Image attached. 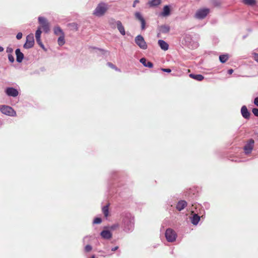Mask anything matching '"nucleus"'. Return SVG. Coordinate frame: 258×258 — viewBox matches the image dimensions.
<instances>
[{
    "label": "nucleus",
    "instance_id": "17",
    "mask_svg": "<svg viewBox=\"0 0 258 258\" xmlns=\"http://www.w3.org/2000/svg\"><path fill=\"white\" fill-rule=\"evenodd\" d=\"M140 62L145 67L149 68H152L153 64L151 61H148L145 57H142L140 59Z\"/></svg>",
    "mask_w": 258,
    "mask_h": 258
},
{
    "label": "nucleus",
    "instance_id": "30",
    "mask_svg": "<svg viewBox=\"0 0 258 258\" xmlns=\"http://www.w3.org/2000/svg\"><path fill=\"white\" fill-rule=\"evenodd\" d=\"M102 212L105 217H107L108 216V206L106 205L102 208Z\"/></svg>",
    "mask_w": 258,
    "mask_h": 258
},
{
    "label": "nucleus",
    "instance_id": "12",
    "mask_svg": "<svg viewBox=\"0 0 258 258\" xmlns=\"http://www.w3.org/2000/svg\"><path fill=\"white\" fill-rule=\"evenodd\" d=\"M112 22L116 23L117 29L118 30V31L120 33V34L122 35H123V36L125 35V31L124 30V28L123 26L122 25L121 22L120 21H115L114 19L111 20L110 23L111 24Z\"/></svg>",
    "mask_w": 258,
    "mask_h": 258
},
{
    "label": "nucleus",
    "instance_id": "35",
    "mask_svg": "<svg viewBox=\"0 0 258 258\" xmlns=\"http://www.w3.org/2000/svg\"><path fill=\"white\" fill-rule=\"evenodd\" d=\"M37 43L38 44V45L43 49H44V46L43 44L42 43L41 38H37L36 39Z\"/></svg>",
    "mask_w": 258,
    "mask_h": 258
},
{
    "label": "nucleus",
    "instance_id": "8",
    "mask_svg": "<svg viewBox=\"0 0 258 258\" xmlns=\"http://www.w3.org/2000/svg\"><path fill=\"white\" fill-rule=\"evenodd\" d=\"M34 35L33 34H29L26 37V41L23 46L26 49H29L32 48L34 46Z\"/></svg>",
    "mask_w": 258,
    "mask_h": 258
},
{
    "label": "nucleus",
    "instance_id": "13",
    "mask_svg": "<svg viewBox=\"0 0 258 258\" xmlns=\"http://www.w3.org/2000/svg\"><path fill=\"white\" fill-rule=\"evenodd\" d=\"M15 53L16 55V61L19 63L21 62L24 58V54L21 51L19 48L16 49Z\"/></svg>",
    "mask_w": 258,
    "mask_h": 258
},
{
    "label": "nucleus",
    "instance_id": "31",
    "mask_svg": "<svg viewBox=\"0 0 258 258\" xmlns=\"http://www.w3.org/2000/svg\"><path fill=\"white\" fill-rule=\"evenodd\" d=\"M42 31L41 30V27H38L35 32V38L36 39L40 38Z\"/></svg>",
    "mask_w": 258,
    "mask_h": 258
},
{
    "label": "nucleus",
    "instance_id": "47",
    "mask_svg": "<svg viewBox=\"0 0 258 258\" xmlns=\"http://www.w3.org/2000/svg\"><path fill=\"white\" fill-rule=\"evenodd\" d=\"M4 50V48L2 46H0V52L3 51Z\"/></svg>",
    "mask_w": 258,
    "mask_h": 258
},
{
    "label": "nucleus",
    "instance_id": "40",
    "mask_svg": "<svg viewBox=\"0 0 258 258\" xmlns=\"http://www.w3.org/2000/svg\"><path fill=\"white\" fill-rule=\"evenodd\" d=\"M22 33L21 32H19L16 35V38L17 39L19 40L22 38Z\"/></svg>",
    "mask_w": 258,
    "mask_h": 258
},
{
    "label": "nucleus",
    "instance_id": "49",
    "mask_svg": "<svg viewBox=\"0 0 258 258\" xmlns=\"http://www.w3.org/2000/svg\"><path fill=\"white\" fill-rule=\"evenodd\" d=\"M91 258H96L95 255H92Z\"/></svg>",
    "mask_w": 258,
    "mask_h": 258
},
{
    "label": "nucleus",
    "instance_id": "15",
    "mask_svg": "<svg viewBox=\"0 0 258 258\" xmlns=\"http://www.w3.org/2000/svg\"><path fill=\"white\" fill-rule=\"evenodd\" d=\"M170 6L169 5H166L163 8V11L161 13L160 16L163 17L168 16L170 14Z\"/></svg>",
    "mask_w": 258,
    "mask_h": 258
},
{
    "label": "nucleus",
    "instance_id": "10",
    "mask_svg": "<svg viewBox=\"0 0 258 258\" xmlns=\"http://www.w3.org/2000/svg\"><path fill=\"white\" fill-rule=\"evenodd\" d=\"M254 141L253 139H250L248 142L244 146L243 149L245 154H248L251 153L253 149Z\"/></svg>",
    "mask_w": 258,
    "mask_h": 258
},
{
    "label": "nucleus",
    "instance_id": "46",
    "mask_svg": "<svg viewBox=\"0 0 258 258\" xmlns=\"http://www.w3.org/2000/svg\"><path fill=\"white\" fill-rule=\"evenodd\" d=\"M233 70L232 69H229L228 70V74H229V75H231L233 73Z\"/></svg>",
    "mask_w": 258,
    "mask_h": 258
},
{
    "label": "nucleus",
    "instance_id": "21",
    "mask_svg": "<svg viewBox=\"0 0 258 258\" xmlns=\"http://www.w3.org/2000/svg\"><path fill=\"white\" fill-rule=\"evenodd\" d=\"M170 29V27L167 25H163L159 27V31L164 34L167 33L169 32Z\"/></svg>",
    "mask_w": 258,
    "mask_h": 258
},
{
    "label": "nucleus",
    "instance_id": "26",
    "mask_svg": "<svg viewBox=\"0 0 258 258\" xmlns=\"http://www.w3.org/2000/svg\"><path fill=\"white\" fill-rule=\"evenodd\" d=\"M57 43L58 44L61 46L65 43V40H64V35H62L61 36H59L58 39H57Z\"/></svg>",
    "mask_w": 258,
    "mask_h": 258
},
{
    "label": "nucleus",
    "instance_id": "7",
    "mask_svg": "<svg viewBox=\"0 0 258 258\" xmlns=\"http://www.w3.org/2000/svg\"><path fill=\"white\" fill-rule=\"evenodd\" d=\"M210 10L208 8H203L198 10L195 14V18L202 20L204 19L209 14Z\"/></svg>",
    "mask_w": 258,
    "mask_h": 258
},
{
    "label": "nucleus",
    "instance_id": "33",
    "mask_svg": "<svg viewBox=\"0 0 258 258\" xmlns=\"http://www.w3.org/2000/svg\"><path fill=\"white\" fill-rule=\"evenodd\" d=\"M102 222V219L100 218L97 217L95 218L93 222V224H98L101 223Z\"/></svg>",
    "mask_w": 258,
    "mask_h": 258
},
{
    "label": "nucleus",
    "instance_id": "36",
    "mask_svg": "<svg viewBox=\"0 0 258 258\" xmlns=\"http://www.w3.org/2000/svg\"><path fill=\"white\" fill-rule=\"evenodd\" d=\"M8 59L11 63L14 62L15 60L14 57L12 54H8Z\"/></svg>",
    "mask_w": 258,
    "mask_h": 258
},
{
    "label": "nucleus",
    "instance_id": "45",
    "mask_svg": "<svg viewBox=\"0 0 258 258\" xmlns=\"http://www.w3.org/2000/svg\"><path fill=\"white\" fill-rule=\"evenodd\" d=\"M140 2L139 0H135L134 2V3H133V7L134 8L136 7V4L139 3Z\"/></svg>",
    "mask_w": 258,
    "mask_h": 258
},
{
    "label": "nucleus",
    "instance_id": "16",
    "mask_svg": "<svg viewBox=\"0 0 258 258\" xmlns=\"http://www.w3.org/2000/svg\"><path fill=\"white\" fill-rule=\"evenodd\" d=\"M100 235L102 238L105 239H109L112 237V233L108 230H104L100 233Z\"/></svg>",
    "mask_w": 258,
    "mask_h": 258
},
{
    "label": "nucleus",
    "instance_id": "24",
    "mask_svg": "<svg viewBox=\"0 0 258 258\" xmlns=\"http://www.w3.org/2000/svg\"><path fill=\"white\" fill-rule=\"evenodd\" d=\"M54 33L55 35L61 36L62 35H64V32L60 28V27H55L54 28Z\"/></svg>",
    "mask_w": 258,
    "mask_h": 258
},
{
    "label": "nucleus",
    "instance_id": "1",
    "mask_svg": "<svg viewBox=\"0 0 258 258\" xmlns=\"http://www.w3.org/2000/svg\"><path fill=\"white\" fill-rule=\"evenodd\" d=\"M121 227L126 232H132L134 228V218L131 213H125L122 216Z\"/></svg>",
    "mask_w": 258,
    "mask_h": 258
},
{
    "label": "nucleus",
    "instance_id": "19",
    "mask_svg": "<svg viewBox=\"0 0 258 258\" xmlns=\"http://www.w3.org/2000/svg\"><path fill=\"white\" fill-rule=\"evenodd\" d=\"M158 43L162 50L164 51L168 50L169 45L164 40L160 39L158 40Z\"/></svg>",
    "mask_w": 258,
    "mask_h": 258
},
{
    "label": "nucleus",
    "instance_id": "23",
    "mask_svg": "<svg viewBox=\"0 0 258 258\" xmlns=\"http://www.w3.org/2000/svg\"><path fill=\"white\" fill-rule=\"evenodd\" d=\"M200 220V217L197 214H194L191 219V223L194 225H197Z\"/></svg>",
    "mask_w": 258,
    "mask_h": 258
},
{
    "label": "nucleus",
    "instance_id": "44",
    "mask_svg": "<svg viewBox=\"0 0 258 258\" xmlns=\"http://www.w3.org/2000/svg\"><path fill=\"white\" fill-rule=\"evenodd\" d=\"M254 103L255 105L258 106V97H256L254 100Z\"/></svg>",
    "mask_w": 258,
    "mask_h": 258
},
{
    "label": "nucleus",
    "instance_id": "51",
    "mask_svg": "<svg viewBox=\"0 0 258 258\" xmlns=\"http://www.w3.org/2000/svg\"><path fill=\"white\" fill-rule=\"evenodd\" d=\"M100 50H101L102 51H105V50H104L103 49H100Z\"/></svg>",
    "mask_w": 258,
    "mask_h": 258
},
{
    "label": "nucleus",
    "instance_id": "50",
    "mask_svg": "<svg viewBox=\"0 0 258 258\" xmlns=\"http://www.w3.org/2000/svg\"><path fill=\"white\" fill-rule=\"evenodd\" d=\"M198 43H196V47H197V46H198Z\"/></svg>",
    "mask_w": 258,
    "mask_h": 258
},
{
    "label": "nucleus",
    "instance_id": "29",
    "mask_svg": "<svg viewBox=\"0 0 258 258\" xmlns=\"http://www.w3.org/2000/svg\"><path fill=\"white\" fill-rule=\"evenodd\" d=\"M243 3L248 6H254L255 3V0H243Z\"/></svg>",
    "mask_w": 258,
    "mask_h": 258
},
{
    "label": "nucleus",
    "instance_id": "41",
    "mask_svg": "<svg viewBox=\"0 0 258 258\" xmlns=\"http://www.w3.org/2000/svg\"><path fill=\"white\" fill-rule=\"evenodd\" d=\"M107 64L109 67H110V68H112V69H115L116 70H117V68H116V67L113 64H112V63L111 62H108L107 63Z\"/></svg>",
    "mask_w": 258,
    "mask_h": 258
},
{
    "label": "nucleus",
    "instance_id": "3",
    "mask_svg": "<svg viewBox=\"0 0 258 258\" xmlns=\"http://www.w3.org/2000/svg\"><path fill=\"white\" fill-rule=\"evenodd\" d=\"M0 110L3 114L8 116H15L16 115V112L13 108L7 105H2Z\"/></svg>",
    "mask_w": 258,
    "mask_h": 258
},
{
    "label": "nucleus",
    "instance_id": "22",
    "mask_svg": "<svg viewBox=\"0 0 258 258\" xmlns=\"http://www.w3.org/2000/svg\"><path fill=\"white\" fill-rule=\"evenodd\" d=\"M189 76L196 80L201 81L204 79V77L201 74H190Z\"/></svg>",
    "mask_w": 258,
    "mask_h": 258
},
{
    "label": "nucleus",
    "instance_id": "32",
    "mask_svg": "<svg viewBox=\"0 0 258 258\" xmlns=\"http://www.w3.org/2000/svg\"><path fill=\"white\" fill-rule=\"evenodd\" d=\"M92 250V246L91 245L87 244L84 248V251L86 252H89Z\"/></svg>",
    "mask_w": 258,
    "mask_h": 258
},
{
    "label": "nucleus",
    "instance_id": "37",
    "mask_svg": "<svg viewBox=\"0 0 258 258\" xmlns=\"http://www.w3.org/2000/svg\"><path fill=\"white\" fill-rule=\"evenodd\" d=\"M13 52V48L11 47H8L6 49V52L9 54H12Z\"/></svg>",
    "mask_w": 258,
    "mask_h": 258
},
{
    "label": "nucleus",
    "instance_id": "11",
    "mask_svg": "<svg viewBox=\"0 0 258 258\" xmlns=\"http://www.w3.org/2000/svg\"><path fill=\"white\" fill-rule=\"evenodd\" d=\"M135 17L137 19H138L139 21H140L141 24V29L142 30H144L146 29V22L144 18V17L142 16L141 13L139 12H137L135 14Z\"/></svg>",
    "mask_w": 258,
    "mask_h": 258
},
{
    "label": "nucleus",
    "instance_id": "9",
    "mask_svg": "<svg viewBox=\"0 0 258 258\" xmlns=\"http://www.w3.org/2000/svg\"><path fill=\"white\" fill-rule=\"evenodd\" d=\"M5 93L8 96L16 97L19 95L18 90L14 87H7L5 90Z\"/></svg>",
    "mask_w": 258,
    "mask_h": 258
},
{
    "label": "nucleus",
    "instance_id": "34",
    "mask_svg": "<svg viewBox=\"0 0 258 258\" xmlns=\"http://www.w3.org/2000/svg\"><path fill=\"white\" fill-rule=\"evenodd\" d=\"M91 238V236H86L84 237L83 239V242L85 244L86 242H89L90 241V239Z\"/></svg>",
    "mask_w": 258,
    "mask_h": 258
},
{
    "label": "nucleus",
    "instance_id": "28",
    "mask_svg": "<svg viewBox=\"0 0 258 258\" xmlns=\"http://www.w3.org/2000/svg\"><path fill=\"white\" fill-rule=\"evenodd\" d=\"M69 25L72 30L76 31L78 30V26L76 23H72L69 24Z\"/></svg>",
    "mask_w": 258,
    "mask_h": 258
},
{
    "label": "nucleus",
    "instance_id": "39",
    "mask_svg": "<svg viewBox=\"0 0 258 258\" xmlns=\"http://www.w3.org/2000/svg\"><path fill=\"white\" fill-rule=\"evenodd\" d=\"M252 54L253 55V59L254 60L258 62V53L254 52Z\"/></svg>",
    "mask_w": 258,
    "mask_h": 258
},
{
    "label": "nucleus",
    "instance_id": "6",
    "mask_svg": "<svg viewBox=\"0 0 258 258\" xmlns=\"http://www.w3.org/2000/svg\"><path fill=\"white\" fill-rule=\"evenodd\" d=\"M39 23L41 25V27L43 29L45 33H48L50 30L49 23L47 19L43 17H39L38 18Z\"/></svg>",
    "mask_w": 258,
    "mask_h": 258
},
{
    "label": "nucleus",
    "instance_id": "5",
    "mask_svg": "<svg viewBox=\"0 0 258 258\" xmlns=\"http://www.w3.org/2000/svg\"><path fill=\"white\" fill-rule=\"evenodd\" d=\"M165 237L168 242H173L176 240L177 234L176 232L171 228H168L165 232Z\"/></svg>",
    "mask_w": 258,
    "mask_h": 258
},
{
    "label": "nucleus",
    "instance_id": "48",
    "mask_svg": "<svg viewBox=\"0 0 258 258\" xmlns=\"http://www.w3.org/2000/svg\"><path fill=\"white\" fill-rule=\"evenodd\" d=\"M118 226V224L114 225L113 226H112V228H115L117 227Z\"/></svg>",
    "mask_w": 258,
    "mask_h": 258
},
{
    "label": "nucleus",
    "instance_id": "25",
    "mask_svg": "<svg viewBox=\"0 0 258 258\" xmlns=\"http://www.w3.org/2000/svg\"><path fill=\"white\" fill-rule=\"evenodd\" d=\"M220 61L223 63H225L229 58V55L227 54L220 55L219 57Z\"/></svg>",
    "mask_w": 258,
    "mask_h": 258
},
{
    "label": "nucleus",
    "instance_id": "2",
    "mask_svg": "<svg viewBox=\"0 0 258 258\" xmlns=\"http://www.w3.org/2000/svg\"><path fill=\"white\" fill-rule=\"evenodd\" d=\"M108 9V5L104 2L100 3L98 4L95 9L93 12V15L96 17H101L103 16Z\"/></svg>",
    "mask_w": 258,
    "mask_h": 258
},
{
    "label": "nucleus",
    "instance_id": "4",
    "mask_svg": "<svg viewBox=\"0 0 258 258\" xmlns=\"http://www.w3.org/2000/svg\"><path fill=\"white\" fill-rule=\"evenodd\" d=\"M135 42L136 44L142 49H146L148 48V45L145 41L144 37L141 35H138L135 38Z\"/></svg>",
    "mask_w": 258,
    "mask_h": 258
},
{
    "label": "nucleus",
    "instance_id": "18",
    "mask_svg": "<svg viewBox=\"0 0 258 258\" xmlns=\"http://www.w3.org/2000/svg\"><path fill=\"white\" fill-rule=\"evenodd\" d=\"M187 205V203L185 201L180 200L179 201L176 206V208L179 211H181L184 209Z\"/></svg>",
    "mask_w": 258,
    "mask_h": 258
},
{
    "label": "nucleus",
    "instance_id": "43",
    "mask_svg": "<svg viewBox=\"0 0 258 258\" xmlns=\"http://www.w3.org/2000/svg\"><path fill=\"white\" fill-rule=\"evenodd\" d=\"M119 247L118 246H115L111 248V250L112 251H115L118 249Z\"/></svg>",
    "mask_w": 258,
    "mask_h": 258
},
{
    "label": "nucleus",
    "instance_id": "14",
    "mask_svg": "<svg viewBox=\"0 0 258 258\" xmlns=\"http://www.w3.org/2000/svg\"><path fill=\"white\" fill-rule=\"evenodd\" d=\"M241 113L242 114V116L245 118V119H249L250 117V112L248 111L247 107L246 106L244 105L242 106L241 108Z\"/></svg>",
    "mask_w": 258,
    "mask_h": 258
},
{
    "label": "nucleus",
    "instance_id": "20",
    "mask_svg": "<svg viewBox=\"0 0 258 258\" xmlns=\"http://www.w3.org/2000/svg\"><path fill=\"white\" fill-rule=\"evenodd\" d=\"M161 3V0H150L148 2V5L151 7H157Z\"/></svg>",
    "mask_w": 258,
    "mask_h": 258
},
{
    "label": "nucleus",
    "instance_id": "42",
    "mask_svg": "<svg viewBox=\"0 0 258 258\" xmlns=\"http://www.w3.org/2000/svg\"><path fill=\"white\" fill-rule=\"evenodd\" d=\"M161 71L164 72L168 73H170L171 72V70L170 69L162 68L161 69Z\"/></svg>",
    "mask_w": 258,
    "mask_h": 258
},
{
    "label": "nucleus",
    "instance_id": "38",
    "mask_svg": "<svg viewBox=\"0 0 258 258\" xmlns=\"http://www.w3.org/2000/svg\"><path fill=\"white\" fill-rule=\"evenodd\" d=\"M252 112L255 116L258 117V108H253L252 110Z\"/></svg>",
    "mask_w": 258,
    "mask_h": 258
},
{
    "label": "nucleus",
    "instance_id": "27",
    "mask_svg": "<svg viewBox=\"0 0 258 258\" xmlns=\"http://www.w3.org/2000/svg\"><path fill=\"white\" fill-rule=\"evenodd\" d=\"M98 252L100 253V256L105 257L106 256H110L112 255V253L109 252L108 251H104L103 250H99Z\"/></svg>",
    "mask_w": 258,
    "mask_h": 258
}]
</instances>
